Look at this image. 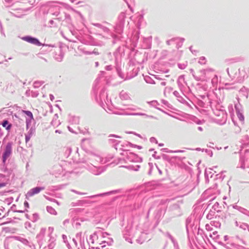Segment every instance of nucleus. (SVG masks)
I'll list each match as a JSON object with an SVG mask.
<instances>
[{
  "label": "nucleus",
  "instance_id": "nucleus-1",
  "mask_svg": "<svg viewBox=\"0 0 249 249\" xmlns=\"http://www.w3.org/2000/svg\"><path fill=\"white\" fill-rule=\"evenodd\" d=\"M12 153V144L11 143H8L6 145L5 151L3 154V162H5L6 159L9 157Z\"/></svg>",
  "mask_w": 249,
  "mask_h": 249
},
{
  "label": "nucleus",
  "instance_id": "nucleus-3",
  "mask_svg": "<svg viewBox=\"0 0 249 249\" xmlns=\"http://www.w3.org/2000/svg\"><path fill=\"white\" fill-rule=\"evenodd\" d=\"M43 188L41 187H35L31 189L27 193L26 196L29 197L33 196L36 194L39 193L41 190H43Z\"/></svg>",
  "mask_w": 249,
  "mask_h": 249
},
{
  "label": "nucleus",
  "instance_id": "nucleus-2",
  "mask_svg": "<svg viewBox=\"0 0 249 249\" xmlns=\"http://www.w3.org/2000/svg\"><path fill=\"white\" fill-rule=\"evenodd\" d=\"M22 40L33 44H35L37 46H40L41 45V43L37 39L34 37H32L30 36H25L22 37Z\"/></svg>",
  "mask_w": 249,
  "mask_h": 249
},
{
  "label": "nucleus",
  "instance_id": "nucleus-7",
  "mask_svg": "<svg viewBox=\"0 0 249 249\" xmlns=\"http://www.w3.org/2000/svg\"><path fill=\"white\" fill-rule=\"evenodd\" d=\"M29 140H30V138H29L28 137H26V138H25L26 142H27L28 141H29Z\"/></svg>",
  "mask_w": 249,
  "mask_h": 249
},
{
  "label": "nucleus",
  "instance_id": "nucleus-5",
  "mask_svg": "<svg viewBox=\"0 0 249 249\" xmlns=\"http://www.w3.org/2000/svg\"><path fill=\"white\" fill-rule=\"evenodd\" d=\"M234 72H236V70L235 69L231 68L230 70V71H228L229 75L231 77H234Z\"/></svg>",
  "mask_w": 249,
  "mask_h": 249
},
{
  "label": "nucleus",
  "instance_id": "nucleus-4",
  "mask_svg": "<svg viewBox=\"0 0 249 249\" xmlns=\"http://www.w3.org/2000/svg\"><path fill=\"white\" fill-rule=\"evenodd\" d=\"M1 124L2 126L5 128V129L7 130H9L12 127V124H9V122L7 120H4L2 123Z\"/></svg>",
  "mask_w": 249,
  "mask_h": 249
},
{
  "label": "nucleus",
  "instance_id": "nucleus-8",
  "mask_svg": "<svg viewBox=\"0 0 249 249\" xmlns=\"http://www.w3.org/2000/svg\"><path fill=\"white\" fill-rule=\"evenodd\" d=\"M242 71H245V69H244V68H243V69L242 70Z\"/></svg>",
  "mask_w": 249,
  "mask_h": 249
},
{
  "label": "nucleus",
  "instance_id": "nucleus-6",
  "mask_svg": "<svg viewBox=\"0 0 249 249\" xmlns=\"http://www.w3.org/2000/svg\"><path fill=\"white\" fill-rule=\"evenodd\" d=\"M24 112L28 116L30 117L31 118H33V114L30 111H24Z\"/></svg>",
  "mask_w": 249,
  "mask_h": 249
},
{
  "label": "nucleus",
  "instance_id": "nucleus-9",
  "mask_svg": "<svg viewBox=\"0 0 249 249\" xmlns=\"http://www.w3.org/2000/svg\"><path fill=\"white\" fill-rule=\"evenodd\" d=\"M25 204H27V205H28V202H26V203H25Z\"/></svg>",
  "mask_w": 249,
  "mask_h": 249
}]
</instances>
